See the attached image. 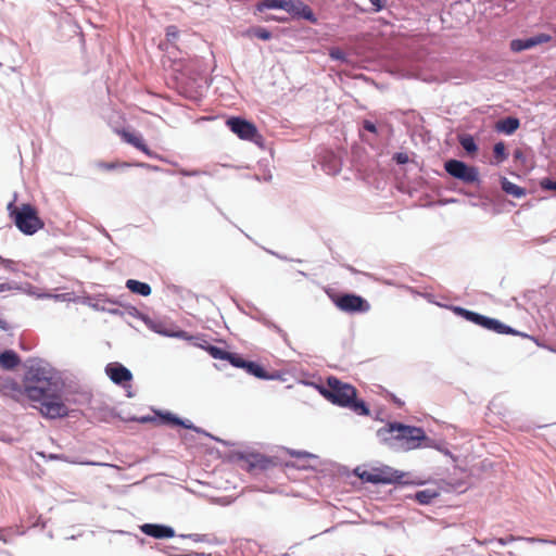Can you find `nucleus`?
<instances>
[{
    "instance_id": "nucleus-1",
    "label": "nucleus",
    "mask_w": 556,
    "mask_h": 556,
    "mask_svg": "<svg viewBox=\"0 0 556 556\" xmlns=\"http://www.w3.org/2000/svg\"><path fill=\"white\" fill-rule=\"evenodd\" d=\"M381 443L396 451H410L421 446L428 438L424 429L399 422L388 424L377 431Z\"/></svg>"
},
{
    "instance_id": "nucleus-2",
    "label": "nucleus",
    "mask_w": 556,
    "mask_h": 556,
    "mask_svg": "<svg viewBox=\"0 0 556 556\" xmlns=\"http://www.w3.org/2000/svg\"><path fill=\"white\" fill-rule=\"evenodd\" d=\"M324 396L332 404L351 409L359 416H368L369 407L363 400L357 399V390L350 383L336 377L327 379V387L323 391Z\"/></svg>"
},
{
    "instance_id": "nucleus-3",
    "label": "nucleus",
    "mask_w": 556,
    "mask_h": 556,
    "mask_svg": "<svg viewBox=\"0 0 556 556\" xmlns=\"http://www.w3.org/2000/svg\"><path fill=\"white\" fill-rule=\"evenodd\" d=\"M7 210L14 225L25 235H34L45 227V223L39 217L36 207L30 204L15 205L14 202H10Z\"/></svg>"
},
{
    "instance_id": "nucleus-4",
    "label": "nucleus",
    "mask_w": 556,
    "mask_h": 556,
    "mask_svg": "<svg viewBox=\"0 0 556 556\" xmlns=\"http://www.w3.org/2000/svg\"><path fill=\"white\" fill-rule=\"evenodd\" d=\"M54 387L47 371L40 367H30L24 378V392L27 397L33 401L43 396L46 392L51 391Z\"/></svg>"
},
{
    "instance_id": "nucleus-5",
    "label": "nucleus",
    "mask_w": 556,
    "mask_h": 556,
    "mask_svg": "<svg viewBox=\"0 0 556 556\" xmlns=\"http://www.w3.org/2000/svg\"><path fill=\"white\" fill-rule=\"evenodd\" d=\"M232 457L243 470L250 473L266 471L277 465L275 457L255 451L235 452Z\"/></svg>"
},
{
    "instance_id": "nucleus-6",
    "label": "nucleus",
    "mask_w": 556,
    "mask_h": 556,
    "mask_svg": "<svg viewBox=\"0 0 556 556\" xmlns=\"http://www.w3.org/2000/svg\"><path fill=\"white\" fill-rule=\"evenodd\" d=\"M40 403V413L48 418H61L68 414V408L62 400L61 394L55 392L54 388L46 392L42 397L33 400Z\"/></svg>"
},
{
    "instance_id": "nucleus-7",
    "label": "nucleus",
    "mask_w": 556,
    "mask_h": 556,
    "mask_svg": "<svg viewBox=\"0 0 556 556\" xmlns=\"http://www.w3.org/2000/svg\"><path fill=\"white\" fill-rule=\"evenodd\" d=\"M357 475L363 481L375 484H391L400 482L403 478V473L399 472L397 470H394L389 466L370 468L368 470L357 472Z\"/></svg>"
},
{
    "instance_id": "nucleus-8",
    "label": "nucleus",
    "mask_w": 556,
    "mask_h": 556,
    "mask_svg": "<svg viewBox=\"0 0 556 556\" xmlns=\"http://www.w3.org/2000/svg\"><path fill=\"white\" fill-rule=\"evenodd\" d=\"M226 125L240 139L248 140L256 144L262 143L263 137L253 123L241 117H230L226 121Z\"/></svg>"
},
{
    "instance_id": "nucleus-9",
    "label": "nucleus",
    "mask_w": 556,
    "mask_h": 556,
    "mask_svg": "<svg viewBox=\"0 0 556 556\" xmlns=\"http://www.w3.org/2000/svg\"><path fill=\"white\" fill-rule=\"evenodd\" d=\"M444 168L448 175L464 184H475L479 181L478 169L462 161L448 160L444 163Z\"/></svg>"
},
{
    "instance_id": "nucleus-10",
    "label": "nucleus",
    "mask_w": 556,
    "mask_h": 556,
    "mask_svg": "<svg viewBox=\"0 0 556 556\" xmlns=\"http://www.w3.org/2000/svg\"><path fill=\"white\" fill-rule=\"evenodd\" d=\"M333 299L336 306L345 313H366L369 311V303L362 296L353 293H344Z\"/></svg>"
},
{
    "instance_id": "nucleus-11",
    "label": "nucleus",
    "mask_w": 556,
    "mask_h": 556,
    "mask_svg": "<svg viewBox=\"0 0 556 556\" xmlns=\"http://www.w3.org/2000/svg\"><path fill=\"white\" fill-rule=\"evenodd\" d=\"M285 11L296 17H302L311 23H317L313 10L301 0H287Z\"/></svg>"
},
{
    "instance_id": "nucleus-12",
    "label": "nucleus",
    "mask_w": 556,
    "mask_h": 556,
    "mask_svg": "<svg viewBox=\"0 0 556 556\" xmlns=\"http://www.w3.org/2000/svg\"><path fill=\"white\" fill-rule=\"evenodd\" d=\"M552 37L547 34H539L530 38L526 39H515L510 42V49L514 52H520L523 50L531 49L535 46L543 45L549 42Z\"/></svg>"
},
{
    "instance_id": "nucleus-13",
    "label": "nucleus",
    "mask_w": 556,
    "mask_h": 556,
    "mask_svg": "<svg viewBox=\"0 0 556 556\" xmlns=\"http://www.w3.org/2000/svg\"><path fill=\"white\" fill-rule=\"evenodd\" d=\"M117 134L125 142L131 144L132 147L144 153L147 156L156 157V153L149 149V147L147 146V143L144 142L143 138L140 135L130 132L126 129L117 130Z\"/></svg>"
},
{
    "instance_id": "nucleus-14",
    "label": "nucleus",
    "mask_w": 556,
    "mask_h": 556,
    "mask_svg": "<svg viewBox=\"0 0 556 556\" xmlns=\"http://www.w3.org/2000/svg\"><path fill=\"white\" fill-rule=\"evenodd\" d=\"M105 374L116 384H124L132 379L130 370L119 363H110L106 365Z\"/></svg>"
},
{
    "instance_id": "nucleus-15",
    "label": "nucleus",
    "mask_w": 556,
    "mask_h": 556,
    "mask_svg": "<svg viewBox=\"0 0 556 556\" xmlns=\"http://www.w3.org/2000/svg\"><path fill=\"white\" fill-rule=\"evenodd\" d=\"M140 531L155 539H170L175 536V531L172 527L157 523H144L140 526Z\"/></svg>"
},
{
    "instance_id": "nucleus-16",
    "label": "nucleus",
    "mask_w": 556,
    "mask_h": 556,
    "mask_svg": "<svg viewBox=\"0 0 556 556\" xmlns=\"http://www.w3.org/2000/svg\"><path fill=\"white\" fill-rule=\"evenodd\" d=\"M519 119L517 117L509 116L497 121L494 124V129L501 134L511 135L519 128Z\"/></svg>"
},
{
    "instance_id": "nucleus-17",
    "label": "nucleus",
    "mask_w": 556,
    "mask_h": 556,
    "mask_svg": "<svg viewBox=\"0 0 556 556\" xmlns=\"http://www.w3.org/2000/svg\"><path fill=\"white\" fill-rule=\"evenodd\" d=\"M20 362L21 359L18 355L12 350H7L0 353V367L3 369H14L20 364Z\"/></svg>"
},
{
    "instance_id": "nucleus-18",
    "label": "nucleus",
    "mask_w": 556,
    "mask_h": 556,
    "mask_svg": "<svg viewBox=\"0 0 556 556\" xmlns=\"http://www.w3.org/2000/svg\"><path fill=\"white\" fill-rule=\"evenodd\" d=\"M126 287L132 292V293H136V294H140V295H143V296H148L151 294V287L146 283V282H141V281H138V280H135V279H128L126 281Z\"/></svg>"
},
{
    "instance_id": "nucleus-19",
    "label": "nucleus",
    "mask_w": 556,
    "mask_h": 556,
    "mask_svg": "<svg viewBox=\"0 0 556 556\" xmlns=\"http://www.w3.org/2000/svg\"><path fill=\"white\" fill-rule=\"evenodd\" d=\"M455 312L458 315L464 316L467 320L472 321V323H475V324H477V325H479L481 327H485L486 328V316H483V315H480V314L467 311V309L462 308V307H455Z\"/></svg>"
},
{
    "instance_id": "nucleus-20",
    "label": "nucleus",
    "mask_w": 556,
    "mask_h": 556,
    "mask_svg": "<svg viewBox=\"0 0 556 556\" xmlns=\"http://www.w3.org/2000/svg\"><path fill=\"white\" fill-rule=\"evenodd\" d=\"M501 185H502L503 191H505L507 194L513 195L514 198L520 199L526 195L525 188H521V187L513 184L505 177L502 178Z\"/></svg>"
},
{
    "instance_id": "nucleus-21",
    "label": "nucleus",
    "mask_w": 556,
    "mask_h": 556,
    "mask_svg": "<svg viewBox=\"0 0 556 556\" xmlns=\"http://www.w3.org/2000/svg\"><path fill=\"white\" fill-rule=\"evenodd\" d=\"M488 327H489V330L496 331L497 333L522 336L520 332L511 329L510 327H508L506 325H503L502 323H500L498 320L493 319V318H489Z\"/></svg>"
},
{
    "instance_id": "nucleus-22",
    "label": "nucleus",
    "mask_w": 556,
    "mask_h": 556,
    "mask_svg": "<svg viewBox=\"0 0 556 556\" xmlns=\"http://www.w3.org/2000/svg\"><path fill=\"white\" fill-rule=\"evenodd\" d=\"M244 369L250 375H253L254 377L260 378V379H270L271 378V376L268 375L266 372V370L260 364H257L255 362L248 361Z\"/></svg>"
},
{
    "instance_id": "nucleus-23",
    "label": "nucleus",
    "mask_w": 556,
    "mask_h": 556,
    "mask_svg": "<svg viewBox=\"0 0 556 556\" xmlns=\"http://www.w3.org/2000/svg\"><path fill=\"white\" fill-rule=\"evenodd\" d=\"M243 35L249 38L256 37L261 40H269L271 38V33L268 29L260 26L247 29Z\"/></svg>"
},
{
    "instance_id": "nucleus-24",
    "label": "nucleus",
    "mask_w": 556,
    "mask_h": 556,
    "mask_svg": "<svg viewBox=\"0 0 556 556\" xmlns=\"http://www.w3.org/2000/svg\"><path fill=\"white\" fill-rule=\"evenodd\" d=\"M287 0H261L256 4V10L262 12L266 9H281L285 10Z\"/></svg>"
},
{
    "instance_id": "nucleus-25",
    "label": "nucleus",
    "mask_w": 556,
    "mask_h": 556,
    "mask_svg": "<svg viewBox=\"0 0 556 556\" xmlns=\"http://www.w3.org/2000/svg\"><path fill=\"white\" fill-rule=\"evenodd\" d=\"M508 153L504 142H497L493 148V160L495 164H501L507 160Z\"/></svg>"
},
{
    "instance_id": "nucleus-26",
    "label": "nucleus",
    "mask_w": 556,
    "mask_h": 556,
    "mask_svg": "<svg viewBox=\"0 0 556 556\" xmlns=\"http://www.w3.org/2000/svg\"><path fill=\"white\" fill-rule=\"evenodd\" d=\"M438 496V493L432 490H421L416 492L415 500L422 505H427L432 502L433 498Z\"/></svg>"
},
{
    "instance_id": "nucleus-27",
    "label": "nucleus",
    "mask_w": 556,
    "mask_h": 556,
    "mask_svg": "<svg viewBox=\"0 0 556 556\" xmlns=\"http://www.w3.org/2000/svg\"><path fill=\"white\" fill-rule=\"evenodd\" d=\"M162 420L166 424H170L173 426H181L186 429H191L192 426L191 425H188L186 424L184 420H181L180 418L167 413L165 415H162L161 416Z\"/></svg>"
},
{
    "instance_id": "nucleus-28",
    "label": "nucleus",
    "mask_w": 556,
    "mask_h": 556,
    "mask_svg": "<svg viewBox=\"0 0 556 556\" xmlns=\"http://www.w3.org/2000/svg\"><path fill=\"white\" fill-rule=\"evenodd\" d=\"M206 351L212 357L216 359H226L227 357H229V352L214 345H208L206 348Z\"/></svg>"
},
{
    "instance_id": "nucleus-29",
    "label": "nucleus",
    "mask_w": 556,
    "mask_h": 556,
    "mask_svg": "<svg viewBox=\"0 0 556 556\" xmlns=\"http://www.w3.org/2000/svg\"><path fill=\"white\" fill-rule=\"evenodd\" d=\"M459 142H460L462 147L464 148V150H466L468 153H473L477 150V146L471 136L460 137Z\"/></svg>"
},
{
    "instance_id": "nucleus-30",
    "label": "nucleus",
    "mask_w": 556,
    "mask_h": 556,
    "mask_svg": "<svg viewBox=\"0 0 556 556\" xmlns=\"http://www.w3.org/2000/svg\"><path fill=\"white\" fill-rule=\"evenodd\" d=\"M324 167L328 174H337L340 170V163L334 155H329L328 164H324Z\"/></svg>"
},
{
    "instance_id": "nucleus-31",
    "label": "nucleus",
    "mask_w": 556,
    "mask_h": 556,
    "mask_svg": "<svg viewBox=\"0 0 556 556\" xmlns=\"http://www.w3.org/2000/svg\"><path fill=\"white\" fill-rule=\"evenodd\" d=\"M128 163L125 162H100L98 163V167L103 170H113L118 167H127Z\"/></svg>"
},
{
    "instance_id": "nucleus-32",
    "label": "nucleus",
    "mask_w": 556,
    "mask_h": 556,
    "mask_svg": "<svg viewBox=\"0 0 556 556\" xmlns=\"http://www.w3.org/2000/svg\"><path fill=\"white\" fill-rule=\"evenodd\" d=\"M226 361H229V363L231 365H233L235 367L243 368V369L248 362V361L243 359L241 356H239L237 354H232V353H229V357H227Z\"/></svg>"
},
{
    "instance_id": "nucleus-33",
    "label": "nucleus",
    "mask_w": 556,
    "mask_h": 556,
    "mask_svg": "<svg viewBox=\"0 0 556 556\" xmlns=\"http://www.w3.org/2000/svg\"><path fill=\"white\" fill-rule=\"evenodd\" d=\"M166 39L169 42H174L179 37V30L175 25H169L166 28Z\"/></svg>"
},
{
    "instance_id": "nucleus-34",
    "label": "nucleus",
    "mask_w": 556,
    "mask_h": 556,
    "mask_svg": "<svg viewBox=\"0 0 556 556\" xmlns=\"http://www.w3.org/2000/svg\"><path fill=\"white\" fill-rule=\"evenodd\" d=\"M4 390L7 392H12L13 393V396L15 395H18V394H22V388L18 386V383H16L15 381H8L5 384H4Z\"/></svg>"
},
{
    "instance_id": "nucleus-35",
    "label": "nucleus",
    "mask_w": 556,
    "mask_h": 556,
    "mask_svg": "<svg viewBox=\"0 0 556 556\" xmlns=\"http://www.w3.org/2000/svg\"><path fill=\"white\" fill-rule=\"evenodd\" d=\"M329 55L333 60H344L345 59L344 52L338 48L331 49L329 52Z\"/></svg>"
},
{
    "instance_id": "nucleus-36",
    "label": "nucleus",
    "mask_w": 556,
    "mask_h": 556,
    "mask_svg": "<svg viewBox=\"0 0 556 556\" xmlns=\"http://www.w3.org/2000/svg\"><path fill=\"white\" fill-rule=\"evenodd\" d=\"M514 541V538L511 535H508L506 538H500V539H489V544L497 543L500 545H505L508 542Z\"/></svg>"
},
{
    "instance_id": "nucleus-37",
    "label": "nucleus",
    "mask_w": 556,
    "mask_h": 556,
    "mask_svg": "<svg viewBox=\"0 0 556 556\" xmlns=\"http://www.w3.org/2000/svg\"><path fill=\"white\" fill-rule=\"evenodd\" d=\"M541 187L545 190L556 191V181H553L551 179H544L541 181Z\"/></svg>"
},
{
    "instance_id": "nucleus-38",
    "label": "nucleus",
    "mask_w": 556,
    "mask_h": 556,
    "mask_svg": "<svg viewBox=\"0 0 556 556\" xmlns=\"http://www.w3.org/2000/svg\"><path fill=\"white\" fill-rule=\"evenodd\" d=\"M363 127H364V129H366L367 131H370V132H374V134H376V132H377V127H376V125H375L372 122H370V121H367V119H366V121H364V123H363Z\"/></svg>"
},
{
    "instance_id": "nucleus-39",
    "label": "nucleus",
    "mask_w": 556,
    "mask_h": 556,
    "mask_svg": "<svg viewBox=\"0 0 556 556\" xmlns=\"http://www.w3.org/2000/svg\"><path fill=\"white\" fill-rule=\"evenodd\" d=\"M394 159L399 164H405L408 161V156L404 153H397Z\"/></svg>"
},
{
    "instance_id": "nucleus-40",
    "label": "nucleus",
    "mask_w": 556,
    "mask_h": 556,
    "mask_svg": "<svg viewBox=\"0 0 556 556\" xmlns=\"http://www.w3.org/2000/svg\"><path fill=\"white\" fill-rule=\"evenodd\" d=\"M369 1L375 7V12H378L383 8L382 0H369Z\"/></svg>"
},
{
    "instance_id": "nucleus-41",
    "label": "nucleus",
    "mask_w": 556,
    "mask_h": 556,
    "mask_svg": "<svg viewBox=\"0 0 556 556\" xmlns=\"http://www.w3.org/2000/svg\"><path fill=\"white\" fill-rule=\"evenodd\" d=\"M514 157H515V160H521V159H523V152H522V150H521V149H516V150L514 151Z\"/></svg>"
},
{
    "instance_id": "nucleus-42",
    "label": "nucleus",
    "mask_w": 556,
    "mask_h": 556,
    "mask_svg": "<svg viewBox=\"0 0 556 556\" xmlns=\"http://www.w3.org/2000/svg\"><path fill=\"white\" fill-rule=\"evenodd\" d=\"M463 7L462 2H456L451 5V11H458Z\"/></svg>"
},
{
    "instance_id": "nucleus-43",
    "label": "nucleus",
    "mask_w": 556,
    "mask_h": 556,
    "mask_svg": "<svg viewBox=\"0 0 556 556\" xmlns=\"http://www.w3.org/2000/svg\"><path fill=\"white\" fill-rule=\"evenodd\" d=\"M84 464L85 465H98V466L103 465L102 463H94V462H85Z\"/></svg>"
},
{
    "instance_id": "nucleus-44",
    "label": "nucleus",
    "mask_w": 556,
    "mask_h": 556,
    "mask_svg": "<svg viewBox=\"0 0 556 556\" xmlns=\"http://www.w3.org/2000/svg\"><path fill=\"white\" fill-rule=\"evenodd\" d=\"M177 336L180 338H187V333L184 331L179 332Z\"/></svg>"
},
{
    "instance_id": "nucleus-45",
    "label": "nucleus",
    "mask_w": 556,
    "mask_h": 556,
    "mask_svg": "<svg viewBox=\"0 0 556 556\" xmlns=\"http://www.w3.org/2000/svg\"><path fill=\"white\" fill-rule=\"evenodd\" d=\"M291 455H295V456H304V455H307V454H306V453H300V452H298V453H291Z\"/></svg>"
},
{
    "instance_id": "nucleus-46",
    "label": "nucleus",
    "mask_w": 556,
    "mask_h": 556,
    "mask_svg": "<svg viewBox=\"0 0 556 556\" xmlns=\"http://www.w3.org/2000/svg\"><path fill=\"white\" fill-rule=\"evenodd\" d=\"M149 420H151V418H149V417H142V418L140 419V421H141V422H147V421H149Z\"/></svg>"
},
{
    "instance_id": "nucleus-47",
    "label": "nucleus",
    "mask_w": 556,
    "mask_h": 556,
    "mask_svg": "<svg viewBox=\"0 0 556 556\" xmlns=\"http://www.w3.org/2000/svg\"><path fill=\"white\" fill-rule=\"evenodd\" d=\"M265 20H266V21H271V20H275V17H274V16H270V17H266ZM276 21H281V20H280V18H276Z\"/></svg>"
},
{
    "instance_id": "nucleus-48",
    "label": "nucleus",
    "mask_w": 556,
    "mask_h": 556,
    "mask_svg": "<svg viewBox=\"0 0 556 556\" xmlns=\"http://www.w3.org/2000/svg\"><path fill=\"white\" fill-rule=\"evenodd\" d=\"M554 543L556 544V541Z\"/></svg>"
}]
</instances>
